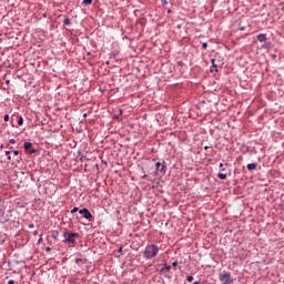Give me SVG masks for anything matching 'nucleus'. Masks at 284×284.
<instances>
[{
    "label": "nucleus",
    "mask_w": 284,
    "mask_h": 284,
    "mask_svg": "<svg viewBox=\"0 0 284 284\" xmlns=\"http://www.w3.org/2000/svg\"><path fill=\"white\" fill-rule=\"evenodd\" d=\"M156 168V174H165L168 172V166L165 164H162L161 162H158L155 164Z\"/></svg>",
    "instance_id": "5"
},
{
    "label": "nucleus",
    "mask_w": 284,
    "mask_h": 284,
    "mask_svg": "<svg viewBox=\"0 0 284 284\" xmlns=\"http://www.w3.org/2000/svg\"><path fill=\"white\" fill-rule=\"evenodd\" d=\"M63 26H70V20H69V18H65V19H64Z\"/></svg>",
    "instance_id": "13"
},
{
    "label": "nucleus",
    "mask_w": 284,
    "mask_h": 284,
    "mask_svg": "<svg viewBox=\"0 0 284 284\" xmlns=\"http://www.w3.org/2000/svg\"><path fill=\"white\" fill-rule=\"evenodd\" d=\"M179 265V262H173V267H176Z\"/></svg>",
    "instance_id": "23"
},
{
    "label": "nucleus",
    "mask_w": 284,
    "mask_h": 284,
    "mask_svg": "<svg viewBox=\"0 0 284 284\" xmlns=\"http://www.w3.org/2000/svg\"><path fill=\"white\" fill-rule=\"evenodd\" d=\"M6 155H8V161H12V156H10V151H6Z\"/></svg>",
    "instance_id": "15"
},
{
    "label": "nucleus",
    "mask_w": 284,
    "mask_h": 284,
    "mask_svg": "<svg viewBox=\"0 0 284 284\" xmlns=\"http://www.w3.org/2000/svg\"><path fill=\"white\" fill-rule=\"evenodd\" d=\"M202 48L203 50H207V43L206 42L202 43Z\"/></svg>",
    "instance_id": "17"
},
{
    "label": "nucleus",
    "mask_w": 284,
    "mask_h": 284,
    "mask_svg": "<svg viewBox=\"0 0 284 284\" xmlns=\"http://www.w3.org/2000/svg\"><path fill=\"white\" fill-rule=\"evenodd\" d=\"M47 251L50 252V247H47Z\"/></svg>",
    "instance_id": "28"
},
{
    "label": "nucleus",
    "mask_w": 284,
    "mask_h": 284,
    "mask_svg": "<svg viewBox=\"0 0 284 284\" xmlns=\"http://www.w3.org/2000/svg\"><path fill=\"white\" fill-rule=\"evenodd\" d=\"M247 170L252 171V170H255L256 169V163H251V164H247Z\"/></svg>",
    "instance_id": "10"
},
{
    "label": "nucleus",
    "mask_w": 284,
    "mask_h": 284,
    "mask_svg": "<svg viewBox=\"0 0 284 284\" xmlns=\"http://www.w3.org/2000/svg\"><path fill=\"white\" fill-rule=\"evenodd\" d=\"M172 270L171 265L164 264V267L161 268V272H170Z\"/></svg>",
    "instance_id": "9"
},
{
    "label": "nucleus",
    "mask_w": 284,
    "mask_h": 284,
    "mask_svg": "<svg viewBox=\"0 0 284 284\" xmlns=\"http://www.w3.org/2000/svg\"><path fill=\"white\" fill-rule=\"evenodd\" d=\"M178 65H180L182 68V65H185V63H183V61H179Z\"/></svg>",
    "instance_id": "19"
},
{
    "label": "nucleus",
    "mask_w": 284,
    "mask_h": 284,
    "mask_svg": "<svg viewBox=\"0 0 284 284\" xmlns=\"http://www.w3.org/2000/svg\"><path fill=\"white\" fill-rule=\"evenodd\" d=\"M84 6H92V0H83Z\"/></svg>",
    "instance_id": "11"
},
{
    "label": "nucleus",
    "mask_w": 284,
    "mask_h": 284,
    "mask_svg": "<svg viewBox=\"0 0 284 284\" xmlns=\"http://www.w3.org/2000/svg\"><path fill=\"white\" fill-rule=\"evenodd\" d=\"M10 143H17V141H14V139H11V140H10Z\"/></svg>",
    "instance_id": "24"
},
{
    "label": "nucleus",
    "mask_w": 284,
    "mask_h": 284,
    "mask_svg": "<svg viewBox=\"0 0 284 284\" xmlns=\"http://www.w3.org/2000/svg\"><path fill=\"white\" fill-rule=\"evenodd\" d=\"M4 121H6V122L10 121V115H9V114H6V115H4Z\"/></svg>",
    "instance_id": "18"
},
{
    "label": "nucleus",
    "mask_w": 284,
    "mask_h": 284,
    "mask_svg": "<svg viewBox=\"0 0 284 284\" xmlns=\"http://www.w3.org/2000/svg\"><path fill=\"white\" fill-rule=\"evenodd\" d=\"M23 148L26 152H29V154H34L37 152V150L32 149V142H26Z\"/></svg>",
    "instance_id": "6"
},
{
    "label": "nucleus",
    "mask_w": 284,
    "mask_h": 284,
    "mask_svg": "<svg viewBox=\"0 0 284 284\" xmlns=\"http://www.w3.org/2000/svg\"><path fill=\"white\" fill-rule=\"evenodd\" d=\"M193 284H201V282H194Z\"/></svg>",
    "instance_id": "27"
},
{
    "label": "nucleus",
    "mask_w": 284,
    "mask_h": 284,
    "mask_svg": "<svg viewBox=\"0 0 284 284\" xmlns=\"http://www.w3.org/2000/svg\"><path fill=\"white\" fill-rule=\"evenodd\" d=\"M225 164L220 163V173L217 174V179L221 181H225L227 179V169L224 168Z\"/></svg>",
    "instance_id": "4"
},
{
    "label": "nucleus",
    "mask_w": 284,
    "mask_h": 284,
    "mask_svg": "<svg viewBox=\"0 0 284 284\" xmlns=\"http://www.w3.org/2000/svg\"><path fill=\"white\" fill-rule=\"evenodd\" d=\"M18 125H23V118H22V116H20V118L18 119Z\"/></svg>",
    "instance_id": "14"
},
{
    "label": "nucleus",
    "mask_w": 284,
    "mask_h": 284,
    "mask_svg": "<svg viewBox=\"0 0 284 284\" xmlns=\"http://www.w3.org/2000/svg\"><path fill=\"white\" fill-rule=\"evenodd\" d=\"M79 237V233H63L64 243H69L70 245H74L77 243V240Z\"/></svg>",
    "instance_id": "2"
},
{
    "label": "nucleus",
    "mask_w": 284,
    "mask_h": 284,
    "mask_svg": "<svg viewBox=\"0 0 284 284\" xmlns=\"http://www.w3.org/2000/svg\"><path fill=\"white\" fill-rule=\"evenodd\" d=\"M14 156H19V151H13Z\"/></svg>",
    "instance_id": "21"
},
{
    "label": "nucleus",
    "mask_w": 284,
    "mask_h": 284,
    "mask_svg": "<svg viewBox=\"0 0 284 284\" xmlns=\"http://www.w3.org/2000/svg\"><path fill=\"white\" fill-rule=\"evenodd\" d=\"M119 252H123V247H120Z\"/></svg>",
    "instance_id": "25"
},
{
    "label": "nucleus",
    "mask_w": 284,
    "mask_h": 284,
    "mask_svg": "<svg viewBox=\"0 0 284 284\" xmlns=\"http://www.w3.org/2000/svg\"><path fill=\"white\" fill-rule=\"evenodd\" d=\"M220 281L223 284H231L234 282V280H232V274L227 273V272H222L220 274Z\"/></svg>",
    "instance_id": "3"
},
{
    "label": "nucleus",
    "mask_w": 284,
    "mask_h": 284,
    "mask_svg": "<svg viewBox=\"0 0 284 284\" xmlns=\"http://www.w3.org/2000/svg\"><path fill=\"white\" fill-rule=\"evenodd\" d=\"M77 212H79V207H73V210L71 211V214H77Z\"/></svg>",
    "instance_id": "16"
},
{
    "label": "nucleus",
    "mask_w": 284,
    "mask_h": 284,
    "mask_svg": "<svg viewBox=\"0 0 284 284\" xmlns=\"http://www.w3.org/2000/svg\"><path fill=\"white\" fill-rule=\"evenodd\" d=\"M75 263H81V260H77Z\"/></svg>",
    "instance_id": "26"
},
{
    "label": "nucleus",
    "mask_w": 284,
    "mask_h": 284,
    "mask_svg": "<svg viewBox=\"0 0 284 284\" xmlns=\"http://www.w3.org/2000/svg\"><path fill=\"white\" fill-rule=\"evenodd\" d=\"M213 71H215V72H219V69H216V65L215 64H213Z\"/></svg>",
    "instance_id": "20"
},
{
    "label": "nucleus",
    "mask_w": 284,
    "mask_h": 284,
    "mask_svg": "<svg viewBox=\"0 0 284 284\" xmlns=\"http://www.w3.org/2000/svg\"><path fill=\"white\" fill-rule=\"evenodd\" d=\"M159 252H161V248L159 246H156L155 244H149L145 246L143 257L146 258V261L156 258V256H159Z\"/></svg>",
    "instance_id": "1"
},
{
    "label": "nucleus",
    "mask_w": 284,
    "mask_h": 284,
    "mask_svg": "<svg viewBox=\"0 0 284 284\" xmlns=\"http://www.w3.org/2000/svg\"><path fill=\"white\" fill-rule=\"evenodd\" d=\"M79 214H82V216L84 219H87L88 221H90L92 219V213H90V211L88 209L80 210Z\"/></svg>",
    "instance_id": "7"
},
{
    "label": "nucleus",
    "mask_w": 284,
    "mask_h": 284,
    "mask_svg": "<svg viewBox=\"0 0 284 284\" xmlns=\"http://www.w3.org/2000/svg\"><path fill=\"white\" fill-rule=\"evenodd\" d=\"M257 41H260V43H265V41H267V34L265 33H260L257 36Z\"/></svg>",
    "instance_id": "8"
},
{
    "label": "nucleus",
    "mask_w": 284,
    "mask_h": 284,
    "mask_svg": "<svg viewBox=\"0 0 284 284\" xmlns=\"http://www.w3.org/2000/svg\"><path fill=\"white\" fill-rule=\"evenodd\" d=\"M14 283V280H9L8 281V284H13Z\"/></svg>",
    "instance_id": "22"
},
{
    "label": "nucleus",
    "mask_w": 284,
    "mask_h": 284,
    "mask_svg": "<svg viewBox=\"0 0 284 284\" xmlns=\"http://www.w3.org/2000/svg\"><path fill=\"white\" fill-rule=\"evenodd\" d=\"M186 281H187L189 283H192V281H194V276L189 275V276L186 277Z\"/></svg>",
    "instance_id": "12"
}]
</instances>
